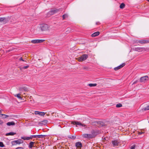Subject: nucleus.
Masks as SVG:
<instances>
[{
  "label": "nucleus",
  "instance_id": "c85d7f7f",
  "mask_svg": "<svg viewBox=\"0 0 149 149\" xmlns=\"http://www.w3.org/2000/svg\"><path fill=\"white\" fill-rule=\"evenodd\" d=\"M68 17V15L66 14H64L62 16L63 19H64Z\"/></svg>",
  "mask_w": 149,
  "mask_h": 149
},
{
  "label": "nucleus",
  "instance_id": "49530a36",
  "mask_svg": "<svg viewBox=\"0 0 149 149\" xmlns=\"http://www.w3.org/2000/svg\"><path fill=\"white\" fill-rule=\"evenodd\" d=\"M147 1H148L149 2V0H146Z\"/></svg>",
  "mask_w": 149,
  "mask_h": 149
},
{
  "label": "nucleus",
  "instance_id": "1a4fd4ad",
  "mask_svg": "<svg viewBox=\"0 0 149 149\" xmlns=\"http://www.w3.org/2000/svg\"><path fill=\"white\" fill-rule=\"evenodd\" d=\"M76 146L77 149H80L82 146V144L80 142H77L76 143Z\"/></svg>",
  "mask_w": 149,
  "mask_h": 149
},
{
  "label": "nucleus",
  "instance_id": "c03bdc74",
  "mask_svg": "<svg viewBox=\"0 0 149 149\" xmlns=\"http://www.w3.org/2000/svg\"><path fill=\"white\" fill-rule=\"evenodd\" d=\"M1 111L0 110V115H1Z\"/></svg>",
  "mask_w": 149,
  "mask_h": 149
},
{
  "label": "nucleus",
  "instance_id": "423d86ee",
  "mask_svg": "<svg viewBox=\"0 0 149 149\" xmlns=\"http://www.w3.org/2000/svg\"><path fill=\"white\" fill-rule=\"evenodd\" d=\"M34 113L36 115H39L41 116H44L46 113L35 111L34 112Z\"/></svg>",
  "mask_w": 149,
  "mask_h": 149
},
{
  "label": "nucleus",
  "instance_id": "7ed1b4c3",
  "mask_svg": "<svg viewBox=\"0 0 149 149\" xmlns=\"http://www.w3.org/2000/svg\"><path fill=\"white\" fill-rule=\"evenodd\" d=\"M23 141L21 139H19L17 140H14L12 141L11 144L12 145H15L17 144H19L23 143Z\"/></svg>",
  "mask_w": 149,
  "mask_h": 149
},
{
  "label": "nucleus",
  "instance_id": "a211bd4d",
  "mask_svg": "<svg viewBox=\"0 0 149 149\" xmlns=\"http://www.w3.org/2000/svg\"><path fill=\"white\" fill-rule=\"evenodd\" d=\"M16 134V133L13 132H10L8 133H7L6 134V136H9V135L13 136L15 134Z\"/></svg>",
  "mask_w": 149,
  "mask_h": 149
},
{
  "label": "nucleus",
  "instance_id": "ddd939ff",
  "mask_svg": "<svg viewBox=\"0 0 149 149\" xmlns=\"http://www.w3.org/2000/svg\"><path fill=\"white\" fill-rule=\"evenodd\" d=\"M78 60L79 61H82L84 59V55H82L79 58H77Z\"/></svg>",
  "mask_w": 149,
  "mask_h": 149
},
{
  "label": "nucleus",
  "instance_id": "473e14b6",
  "mask_svg": "<svg viewBox=\"0 0 149 149\" xmlns=\"http://www.w3.org/2000/svg\"><path fill=\"white\" fill-rule=\"evenodd\" d=\"M36 138L38 137L39 138H42V135H36Z\"/></svg>",
  "mask_w": 149,
  "mask_h": 149
},
{
  "label": "nucleus",
  "instance_id": "4be33fe9",
  "mask_svg": "<svg viewBox=\"0 0 149 149\" xmlns=\"http://www.w3.org/2000/svg\"><path fill=\"white\" fill-rule=\"evenodd\" d=\"M1 116H0V117H2L3 118H6L7 117H8V116L6 115H5L4 114H1Z\"/></svg>",
  "mask_w": 149,
  "mask_h": 149
},
{
  "label": "nucleus",
  "instance_id": "c756f323",
  "mask_svg": "<svg viewBox=\"0 0 149 149\" xmlns=\"http://www.w3.org/2000/svg\"><path fill=\"white\" fill-rule=\"evenodd\" d=\"M122 106V104L120 103L117 104L116 105V107L117 108L120 107Z\"/></svg>",
  "mask_w": 149,
  "mask_h": 149
},
{
  "label": "nucleus",
  "instance_id": "9b49d317",
  "mask_svg": "<svg viewBox=\"0 0 149 149\" xmlns=\"http://www.w3.org/2000/svg\"><path fill=\"white\" fill-rule=\"evenodd\" d=\"M138 42L141 44H146L149 43V40H141L138 41Z\"/></svg>",
  "mask_w": 149,
  "mask_h": 149
},
{
  "label": "nucleus",
  "instance_id": "e433bc0d",
  "mask_svg": "<svg viewBox=\"0 0 149 149\" xmlns=\"http://www.w3.org/2000/svg\"><path fill=\"white\" fill-rule=\"evenodd\" d=\"M144 132H142L141 131L138 132V134L139 135H141V134H144Z\"/></svg>",
  "mask_w": 149,
  "mask_h": 149
},
{
  "label": "nucleus",
  "instance_id": "a878e982",
  "mask_svg": "<svg viewBox=\"0 0 149 149\" xmlns=\"http://www.w3.org/2000/svg\"><path fill=\"white\" fill-rule=\"evenodd\" d=\"M97 84H88V86L90 87H94L96 86Z\"/></svg>",
  "mask_w": 149,
  "mask_h": 149
},
{
  "label": "nucleus",
  "instance_id": "de8ad7c7",
  "mask_svg": "<svg viewBox=\"0 0 149 149\" xmlns=\"http://www.w3.org/2000/svg\"><path fill=\"white\" fill-rule=\"evenodd\" d=\"M84 127L85 126V125H84Z\"/></svg>",
  "mask_w": 149,
  "mask_h": 149
},
{
  "label": "nucleus",
  "instance_id": "2eb2a0df",
  "mask_svg": "<svg viewBox=\"0 0 149 149\" xmlns=\"http://www.w3.org/2000/svg\"><path fill=\"white\" fill-rule=\"evenodd\" d=\"M21 139L24 140H29L30 139H31V137H27V136H23L22 137H21Z\"/></svg>",
  "mask_w": 149,
  "mask_h": 149
},
{
  "label": "nucleus",
  "instance_id": "20e7f679",
  "mask_svg": "<svg viewBox=\"0 0 149 149\" xmlns=\"http://www.w3.org/2000/svg\"><path fill=\"white\" fill-rule=\"evenodd\" d=\"M148 80V77L147 76L141 77L140 79V81L141 82H145Z\"/></svg>",
  "mask_w": 149,
  "mask_h": 149
},
{
  "label": "nucleus",
  "instance_id": "bb28decb",
  "mask_svg": "<svg viewBox=\"0 0 149 149\" xmlns=\"http://www.w3.org/2000/svg\"><path fill=\"white\" fill-rule=\"evenodd\" d=\"M48 14L49 15H53L55 14H54V13L53 11V10H51L50 11H49L48 13Z\"/></svg>",
  "mask_w": 149,
  "mask_h": 149
},
{
  "label": "nucleus",
  "instance_id": "aec40b11",
  "mask_svg": "<svg viewBox=\"0 0 149 149\" xmlns=\"http://www.w3.org/2000/svg\"><path fill=\"white\" fill-rule=\"evenodd\" d=\"M19 90L20 91H22L24 90L25 91H28V89L25 87H22V88H19Z\"/></svg>",
  "mask_w": 149,
  "mask_h": 149
},
{
  "label": "nucleus",
  "instance_id": "cd10ccee",
  "mask_svg": "<svg viewBox=\"0 0 149 149\" xmlns=\"http://www.w3.org/2000/svg\"><path fill=\"white\" fill-rule=\"evenodd\" d=\"M125 4L124 3H122L120 5V8L123 9L125 7Z\"/></svg>",
  "mask_w": 149,
  "mask_h": 149
},
{
  "label": "nucleus",
  "instance_id": "dca6fc26",
  "mask_svg": "<svg viewBox=\"0 0 149 149\" xmlns=\"http://www.w3.org/2000/svg\"><path fill=\"white\" fill-rule=\"evenodd\" d=\"M8 126L14 125H15V123L14 122H10L7 123L6 124Z\"/></svg>",
  "mask_w": 149,
  "mask_h": 149
},
{
  "label": "nucleus",
  "instance_id": "c9c22d12",
  "mask_svg": "<svg viewBox=\"0 0 149 149\" xmlns=\"http://www.w3.org/2000/svg\"><path fill=\"white\" fill-rule=\"evenodd\" d=\"M135 146L134 145H133V146H132L131 148V149H135Z\"/></svg>",
  "mask_w": 149,
  "mask_h": 149
},
{
  "label": "nucleus",
  "instance_id": "b1692460",
  "mask_svg": "<svg viewBox=\"0 0 149 149\" xmlns=\"http://www.w3.org/2000/svg\"><path fill=\"white\" fill-rule=\"evenodd\" d=\"M20 94L19 93L17 94H15L14 95V96L15 97H17L19 99H22V98L20 96Z\"/></svg>",
  "mask_w": 149,
  "mask_h": 149
},
{
  "label": "nucleus",
  "instance_id": "79ce46f5",
  "mask_svg": "<svg viewBox=\"0 0 149 149\" xmlns=\"http://www.w3.org/2000/svg\"><path fill=\"white\" fill-rule=\"evenodd\" d=\"M46 136L45 135H42V138H45Z\"/></svg>",
  "mask_w": 149,
  "mask_h": 149
},
{
  "label": "nucleus",
  "instance_id": "72a5a7b5",
  "mask_svg": "<svg viewBox=\"0 0 149 149\" xmlns=\"http://www.w3.org/2000/svg\"><path fill=\"white\" fill-rule=\"evenodd\" d=\"M31 137V139L33 138H36V135H31L30 136V137Z\"/></svg>",
  "mask_w": 149,
  "mask_h": 149
},
{
  "label": "nucleus",
  "instance_id": "7c9ffc66",
  "mask_svg": "<svg viewBox=\"0 0 149 149\" xmlns=\"http://www.w3.org/2000/svg\"><path fill=\"white\" fill-rule=\"evenodd\" d=\"M143 109L144 111H148L149 110V105L147 106L146 107L144 108Z\"/></svg>",
  "mask_w": 149,
  "mask_h": 149
},
{
  "label": "nucleus",
  "instance_id": "39448f33",
  "mask_svg": "<svg viewBox=\"0 0 149 149\" xmlns=\"http://www.w3.org/2000/svg\"><path fill=\"white\" fill-rule=\"evenodd\" d=\"M45 41L44 40H32L31 41V42L34 43H41Z\"/></svg>",
  "mask_w": 149,
  "mask_h": 149
},
{
  "label": "nucleus",
  "instance_id": "a19ab883",
  "mask_svg": "<svg viewBox=\"0 0 149 149\" xmlns=\"http://www.w3.org/2000/svg\"><path fill=\"white\" fill-rule=\"evenodd\" d=\"M96 25H99L100 23L99 22H96Z\"/></svg>",
  "mask_w": 149,
  "mask_h": 149
},
{
  "label": "nucleus",
  "instance_id": "4468645a",
  "mask_svg": "<svg viewBox=\"0 0 149 149\" xmlns=\"http://www.w3.org/2000/svg\"><path fill=\"white\" fill-rule=\"evenodd\" d=\"M34 143V142L31 141L29 143V147L30 148H32L33 147Z\"/></svg>",
  "mask_w": 149,
  "mask_h": 149
},
{
  "label": "nucleus",
  "instance_id": "ea45409f",
  "mask_svg": "<svg viewBox=\"0 0 149 149\" xmlns=\"http://www.w3.org/2000/svg\"><path fill=\"white\" fill-rule=\"evenodd\" d=\"M3 123V122L1 120H0V125L2 124Z\"/></svg>",
  "mask_w": 149,
  "mask_h": 149
},
{
  "label": "nucleus",
  "instance_id": "58836bf2",
  "mask_svg": "<svg viewBox=\"0 0 149 149\" xmlns=\"http://www.w3.org/2000/svg\"><path fill=\"white\" fill-rule=\"evenodd\" d=\"M19 60H20V61H24V60L23 59H22V57H21V58H20V59H19Z\"/></svg>",
  "mask_w": 149,
  "mask_h": 149
},
{
  "label": "nucleus",
  "instance_id": "6e6552de",
  "mask_svg": "<svg viewBox=\"0 0 149 149\" xmlns=\"http://www.w3.org/2000/svg\"><path fill=\"white\" fill-rule=\"evenodd\" d=\"M125 65V63H123L122 64L120 65L115 67L114 68V70H117L120 68H123V67Z\"/></svg>",
  "mask_w": 149,
  "mask_h": 149
},
{
  "label": "nucleus",
  "instance_id": "6ab92c4d",
  "mask_svg": "<svg viewBox=\"0 0 149 149\" xmlns=\"http://www.w3.org/2000/svg\"><path fill=\"white\" fill-rule=\"evenodd\" d=\"M29 67V65H27L23 67H20L19 68L21 70H22L23 69H26L28 68Z\"/></svg>",
  "mask_w": 149,
  "mask_h": 149
},
{
  "label": "nucleus",
  "instance_id": "393cba45",
  "mask_svg": "<svg viewBox=\"0 0 149 149\" xmlns=\"http://www.w3.org/2000/svg\"><path fill=\"white\" fill-rule=\"evenodd\" d=\"M68 137L69 139H74L76 138V136H72L71 135L68 136Z\"/></svg>",
  "mask_w": 149,
  "mask_h": 149
},
{
  "label": "nucleus",
  "instance_id": "2f4dec72",
  "mask_svg": "<svg viewBox=\"0 0 149 149\" xmlns=\"http://www.w3.org/2000/svg\"><path fill=\"white\" fill-rule=\"evenodd\" d=\"M4 146V145L3 143L2 142H0V147H3Z\"/></svg>",
  "mask_w": 149,
  "mask_h": 149
},
{
  "label": "nucleus",
  "instance_id": "f03ea898",
  "mask_svg": "<svg viewBox=\"0 0 149 149\" xmlns=\"http://www.w3.org/2000/svg\"><path fill=\"white\" fill-rule=\"evenodd\" d=\"M96 135V133L95 132L92 133L91 134H84V137L90 139L94 138Z\"/></svg>",
  "mask_w": 149,
  "mask_h": 149
},
{
  "label": "nucleus",
  "instance_id": "f704fd0d",
  "mask_svg": "<svg viewBox=\"0 0 149 149\" xmlns=\"http://www.w3.org/2000/svg\"><path fill=\"white\" fill-rule=\"evenodd\" d=\"M88 57V55L87 54H84V60L86 59Z\"/></svg>",
  "mask_w": 149,
  "mask_h": 149
},
{
  "label": "nucleus",
  "instance_id": "f8f14e48",
  "mask_svg": "<svg viewBox=\"0 0 149 149\" xmlns=\"http://www.w3.org/2000/svg\"><path fill=\"white\" fill-rule=\"evenodd\" d=\"M100 33L99 31H97V32H95L93 33L91 35V37H95L96 36H98L99 35Z\"/></svg>",
  "mask_w": 149,
  "mask_h": 149
},
{
  "label": "nucleus",
  "instance_id": "5701e85b",
  "mask_svg": "<svg viewBox=\"0 0 149 149\" xmlns=\"http://www.w3.org/2000/svg\"><path fill=\"white\" fill-rule=\"evenodd\" d=\"M143 49V48H140V47H137V48H135V50L136 51H137L138 52H141Z\"/></svg>",
  "mask_w": 149,
  "mask_h": 149
},
{
  "label": "nucleus",
  "instance_id": "f257e3e1",
  "mask_svg": "<svg viewBox=\"0 0 149 149\" xmlns=\"http://www.w3.org/2000/svg\"><path fill=\"white\" fill-rule=\"evenodd\" d=\"M40 28L42 31H44L49 30V26L46 24H42L40 26Z\"/></svg>",
  "mask_w": 149,
  "mask_h": 149
},
{
  "label": "nucleus",
  "instance_id": "09e8293b",
  "mask_svg": "<svg viewBox=\"0 0 149 149\" xmlns=\"http://www.w3.org/2000/svg\"><path fill=\"white\" fill-rule=\"evenodd\" d=\"M3 149H6V148H4Z\"/></svg>",
  "mask_w": 149,
  "mask_h": 149
},
{
  "label": "nucleus",
  "instance_id": "0eeeda50",
  "mask_svg": "<svg viewBox=\"0 0 149 149\" xmlns=\"http://www.w3.org/2000/svg\"><path fill=\"white\" fill-rule=\"evenodd\" d=\"M71 123L72 124H73L74 125H76V126H77V125H79L80 126H83V125L81 123H79L78 121H73Z\"/></svg>",
  "mask_w": 149,
  "mask_h": 149
},
{
  "label": "nucleus",
  "instance_id": "4c0bfd02",
  "mask_svg": "<svg viewBox=\"0 0 149 149\" xmlns=\"http://www.w3.org/2000/svg\"><path fill=\"white\" fill-rule=\"evenodd\" d=\"M15 149H24L22 147H18L15 148Z\"/></svg>",
  "mask_w": 149,
  "mask_h": 149
},
{
  "label": "nucleus",
  "instance_id": "9d476101",
  "mask_svg": "<svg viewBox=\"0 0 149 149\" xmlns=\"http://www.w3.org/2000/svg\"><path fill=\"white\" fill-rule=\"evenodd\" d=\"M119 143V142L116 140H114L112 142V144L113 145V146L114 147L117 146Z\"/></svg>",
  "mask_w": 149,
  "mask_h": 149
},
{
  "label": "nucleus",
  "instance_id": "412c9836",
  "mask_svg": "<svg viewBox=\"0 0 149 149\" xmlns=\"http://www.w3.org/2000/svg\"><path fill=\"white\" fill-rule=\"evenodd\" d=\"M53 10L54 14L59 13L61 11V10L59 9H56L55 10Z\"/></svg>",
  "mask_w": 149,
  "mask_h": 149
},
{
  "label": "nucleus",
  "instance_id": "f3484780",
  "mask_svg": "<svg viewBox=\"0 0 149 149\" xmlns=\"http://www.w3.org/2000/svg\"><path fill=\"white\" fill-rule=\"evenodd\" d=\"M7 21L4 17H0V22H6Z\"/></svg>",
  "mask_w": 149,
  "mask_h": 149
},
{
  "label": "nucleus",
  "instance_id": "37998d69",
  "mask_svg": "<svg viewBox=\"0 0 149 149\" xmlns=\"http://www.w3.org/2000/svg\"><path fill=\"white\" fill-rule=\"evenodd\" d=\"M100 124H102L103 123V122H100Z\"/></svg>",
  "mask_w": 149,
  "mask_h": 149
},
{
  "label": "nucleus",
  "instance_id": "a18cd8bd",
  "mask_svg": "<svg viewBox=\"0 0 149 149\" xmlns=\"http://www.w3.org/2000/svg\"><path fill=\"white\" fill-rule=\"evenodd\" d=\"M49 114H47V116H49Z\"/></svg>",
  "mask_w": 149,
  "mask_h": 149
}]
</instances>
